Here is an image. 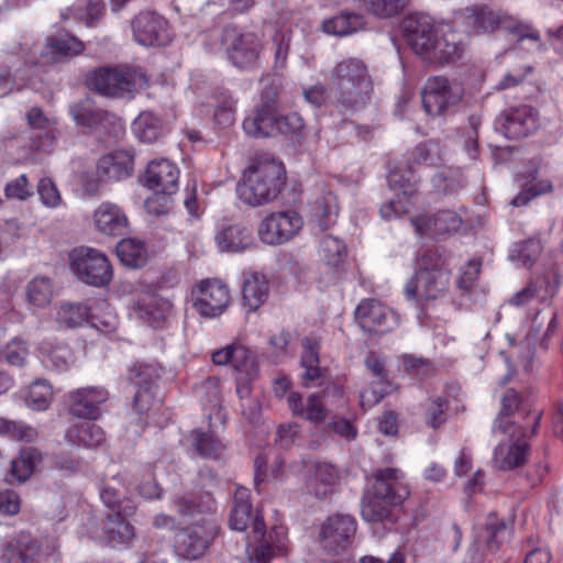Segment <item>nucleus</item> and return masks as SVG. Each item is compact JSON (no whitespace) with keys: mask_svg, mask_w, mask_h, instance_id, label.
<instances>
[{"mask_svg":"<svg viewBox=\"0 0 563 563\" xmlns=\"http://www.w3.org/2000/svg\"><path fill=\"white\" fill-rule=\"evenodd\" d=\"M200 499L199 503L187 496H176L173 499L176 510L181 516H200L187 527L178 530L174 537L176 553L188 560L201 558L219 532V526L211 514L214 508L213 499L208 494L201 496Z\"/></svg>","mask_w":563,"mask_h":563,"instance_id":"obj_1","label":"nucleus"},{"mask_svg":"<svg viewBox=\"0 0 563 563\" xmlns=\"http://www.w3.org/2000/svg\"><path fill=\"white\" fill-rule=\"evenodd\" d=\"M330 88L340 108L355 111L371 102L374 81L364 60L349 57L336 63L331 69Z\"/></svg>","mask_w":563,"mask_h":563,"instance_id":"obj_2","label":"nucleus"},{"mask_svg":"<svg viewBox=\"0 0 563 563\" xmlns=\"http://www.w3.org/2000/svg\"><path fill=\"white\" fill-rule=\"evenodd\" d=\"M401 29L410 48L429 64L444 65L454 62L462 53L457 43L438 36L434 22L427 14L407 15Z\"/></svg>","mask_w":563,"mask_h":563,"instance_id":"obj_3","label":"nucleus"},{"mask_svg":"<svg viewBox=\"0 0 563 563\" xmlns=\"http://www.w3.org/2000/svg\"><path fill=\"white\" fill-rule=\"evenodd\" d=\"M286 184L284 165L268 156L255 157L238 186L240 198L252 207L274 201Z\"/></svg>","mask_w":563,"mask_h":563,"instance_id":"obj_4","label":"nucleus"},{"mask_svg":"<svg viewBox=\"0 0 563 563\" xmlns=\"http://www.w3.org/2000/svg\"><path fill=\"white\" fill-rule=\"evenodd\" d=\"M402 473L398 468H379L374 473L373 490L362 504V517L368 522H380L390 516L393 506L400 505L409 495L401 483Z\"/></svg>","mask_w":563,"mask_h":563,"instance_id":"obj_5","label":"nucleus"},{"mask_svg":"<svg viewBox=\"0 0 563 563\" xmlns=\"http://www.w3.org/2000/svg\"><path fill=\"white\" fill-rule=\"evenodd\" d=\"M456 19L475 34L493 33L498 29L515 34L519 41L530 38L540 41V35L530 25L518 22L500 10L487 4L475 3L459 10Z\"/></svg>","mask_w":563,"mask_h":563,"instance_id":"obj_6","label":"nucleus"},{"mask_svg":"<svg viewBox=\"0 0 563 563\" xmlns=\"http://www.w3.org/2000/svg\"><path fill=\"white\" fill-rule=\"evenodd\" d=\"M87 85L101 96L123 98L147 86V78L143 73L128 67H100L87 77Z\"/></svg>","mask_w":563,"mask_h":563,"instance_id":"obj_7","label":"nucleus"},{"mask_svg":"<svg viewBox=\"0 0 563 563\" xmlns=\"http://www.w3.org/2000/svg\"><path fill=\"white\" fill-rule=\"evenodd\" d=\"M69 263L73 273L87 285L103 287L112 280V266L107 255L99 250L76 247L69 253Z\"/></svg>","mask_w":563,"mask_h":563,"instance_id":"obj_8","label":"nucleus"},{"mask_svg":"<svg viewBox=\"0 0 563 563\" xmlns=\"http://www.w3.org/2000/svg\"><path fill=\"white\" fill-rule=\"evenodd\" d=\"M517 390L507 388L500 397V409L493 421L492 433L506 437L509 441H527L534 437L540 426V413L529 416V427L515 422L511 411L518 406Z\"/></svg>","mask_w":563,"mask_h":563,"instance_id":"obj_9","label":"nucleus"},{"mask_svg":"<svg viewBox=\"0 0 563 563\" xmlns=\"http://www.w3.org/2000/svg\"><path fill=\"white\" fill-rule=\"evenodd\" d=\"M221 43L235 67L249 69L256 65L262 43L255 33L241 32L236 26L228 25L222 31Z\"/></svg>","mask_w":563,"mask_h":563,"instance_id":"obj_10","label":"nucleus"},{"mask_svg":"<svg viewBox=\"0 0 563 563\" xmlns=\"http://www.w3.org/2000/svg\"><path fill=\"white\" fill-rule=\"evenodd\" d=\"M421 95L424 111L438 117L448 114L461 102L463 90L445 77L433 76L427 79Z\"/></svg>","mask_w":563,"mask_h":563,"instance_id":"obj_11","label":"nucleus"},{"mask_svg":"<svg viewBox=\"0 0 563 563\" xmlns=\"http://www.w3.org/2000/svg\"><path fill=\"white\" fill-rule=\"evenodd\" d=\"M356 532V521L349 515H333L327 518L319 531V544L329 555L346 552Z\"/></svg>","mask_w":563,"mask_h":563,"instance_id":"obj_12","label":"nucleus"},{"mask_svg":"<svg viewBox=\"0 0 563 563\" xmlns=\"http://www.w3.org/2000/svg\"><path fill=\"white\" fill-rule=\"evenodd\" d=\"M355 320L371 335H383L399 323L398 314L376 299L362 300L355 310Z\"/></svg>","mask_w":563,"mask_h":563,"instance_id":"obj_13","label":"nucleus"},{"mask_svg":"<svg viewBox=\"0 0 563 563\" xmlns=\"http://www.w3.org/2000/svg\"><path fill=\"white\" fill-rule=\"evenodd\" d=\"M135 42L143 46H163L172 41L168 21L152 10L140 11L131 20Z\"/></svg>","mask_w":563,"mask_h":563,"instance_id":"obj_14","label":"nucleus"},{"mask_svg":"<svg viewBox=\"0 0 563 563\" xmlns=\"http://www.w3.org/2000/svg\"><path fill=\"white\" fill-rule=\"evenodd\" d=\"M511 534L507 523L499 519L495 514L487 517L485 527L479 529L467 550V559L464 563H481L484 560V552L494 553L499 545Z\"/></svg>","mask_w":563,"mask_h":563,"instance_id":"obj_15","label":"nucleus"},{"mask_svg":"<svg viewBox=\"0 0 563 563\" xmlns=\"http://www.w3.org/2000/svg\"><path fill=\"white\" fill-rule=\"evenodd\" d=\"M495 126L509 140H521L538 129V112L531 106L510 107L495 120Z\"/></svg>","mask_w":563,"mask_h":563,"instance_id":"obj_16","label":"nucleus"},{"mask_svg":"<svg viewBox=\"0 0 563 563\" xmlns=\"http://www.w3.org/2000/svg\"><path fill=\"white\" fill-rule=\"evenodd\" d=\"M302 224L301 217L295 211L275 212L263 219L258 227V235L266 244H283L292 239Z\"/></svg>","mask_w":563,"mask_h":563,"instance_id":"obj_17","label":"nucleus"},{"mask_svg":"<svg viewBox=\"0 0 563 563\" xmlns=\"http://www.w3.org/2000/svg\"><path fill=\"white\" fill-rule=\"evenodd\" d=\"M194 294L196 295L194 308L206 318L219 317L231 301L228 286L219 279L202 280Z\"/></svg>","mask_w":563,"mask_h":563,"instance_id":"obj_18","label":"nucleus"},{"mask_svg":"<svg viewBox=\"0 0 563 563\" xmlns=\"http://www.w3.org/2000/svg\"><path fill=\"white\" fill-rule=\"evenodd\" d=\"M449 285V276L441 269H419L407 283L405 292L408 299L418 301L434 300L441 297Z\"/></svg>","mask_w":563,"mask_h":563,"instance_id":"obj_19","label":"nucleus"},{"mask_svg":"<svg viewBox=\"0 0 563 563\" xmlns=\"http://www.w3.org/2000/svg\"><path fill=\"white\" fill-rule=\"evenodd\" d=\"M256 543L247 544L249 560L255 563H269L275 556L287 551V533L284 527H274L269 532L265 528L254 534Z\"/></svg>","mask_w":563,"mask_h":563,"instance_id":"obj_20","label":"nucleus"},{"mask_svg":"<svg viewBox=\"0 0 563 563\" xmlns=\"http://www.w3.org/2000/svg\"><path fill=\"white\" fill-rule=\"evenodd\" d=\"M66 398L71 415L95 420L100 415V405L109 399V393L103 387H84L69 391Z\"/></svg>","mask_w":563,"mask_h":563,"instance_id":"obj_21","label":"nucleus"},{"mask_svg":"<svg viewBox=\"0 0 563 563\" xmlns=\"http://www.w3.org/2000/svg\"><path fill=\"white\" fill-rule=\"evenodd\" d=\"M229 526L236 531L252 529L253 534L262 532L265 528L264 519L260 510L253 512L250 500V490L244 487L236 488L233 497V506L230 514Z\"/></svg>","mask_w":563,"mask_h":563,"instance_id":"obj_22","label":"nucleus"},{"mask_svg":"<svg viewBox=\"0 0 563 563\" xmlns=\"http://www.w3.org/2000/svg\"><path fill=\"white\" fill-rule=\"evenodd\" d=\"M560 286V280L554 273H547L531 279L527 286L516 292L509 303L516 307H523L533 301L544 302L552 299Z\"/></svg>","mask_w":563,"mask_h":563,"instance_id":"obj_23","label":"nucleus"},{"mask_svg":"<svg viewBox=\"0 0 563 563\" xmlns=\"http://www.w3.org/2000/svg\"><path fill=\"white\" fill-rule=\"evenodd\" d=\"M212 362L216 365H231L250 379H254L258 373L254 353L241 344L233 343L213 352Z\"/></svg>","mask_w":563,"mask_h":563,"instance_id":"obj_24","label":"nucleus"},{"mask_svg":"<svg viewBox=\"0 0 563 563\" xmlns=\"http://www.w3.org/2000/svg\"><path fill=\"white\" fill-rule=\"evenodd\" d=\"M179 170L170 161L161 158L148 163L145 185L156 194L173 195L178 189Z\"/></svg>","mask_w":563,"mask_h":563,"instance_id":"obj_25","label":"nucleus"},{"mask_svg":"<svg viewBox=\"0 0 563 563\" xmlns=\"http://www.w3.org/2000/svg\"><path fill=\"white\" fill-rule=\"evenodd\" d=\"M278 118L277 104L274 100L263 101L245 120L243 129L246 134L254 137L276 135Z\"/></svg>","mask_w":563,"mask_h":563,"instance_id":"obj_26","label":"nucleus"},{"mask_svg":"<svg viewBox=\"0 0 563 563\" xmlns=\"http://www.w3.org/2000/svg\"><path fill=\"white\" fill-rule=\"evenodd\" d=\"M96 229L107 236H121L126 233L129 220L123 209L110 201L98 206L93 212Z\"/></svg>","mask_w":563,"mask_h":563,"instance_id":"obj_27","label":"nucleus"},{"mask_svg":"<svg viewBox=\"0 0 563 563\" xmlns=\"http://www.w3.org/2000/svg\"><path fill=\"white\" fill-rule=\"evenodd\" d=\"M41 553V542L22 531L7 543L2 558L5 563H38Z\"/></svg>","mask_w":563,"mask_h":563,"instance_id":"obj_28","label":"nucleus"},{"mask_svg":"<svg viewBox=\"0 0 563 563\" xmlns=\"http://www.w3.org/2000/svg\"><path fill=\"white\" fill-rule=\"evenodd\" d=\"M134 158L128 151H114L99 158L97 175L103 181H119L133 173Z\"/></svg>","mask_w":563,"mask_h":563,"instance_id":"obj_29","label":"nucleus"},{"mask_svg":"<svg viewBox=\"0 0 563 563\" xmlns=\"http://www.w3.org/2000/svg\"><path fill=\"white\" fill-rule=\"evenodd\" d=\"M69 113L76 125L89 130L106 128L108 124H114L118 118L107 110L96 107L90 100L86 99L76 102L69 107Z\"/></svg>","mask_w":563,"mask_h":563,"instance_id":"obj_30","label":"nucleus"},{"mask_svg":"<svg viewBox=\"0 0 563 563\" xmlns=\"http://www.w3.org/2000/svg\"><path fill=\"white\" fill-rule=\"evenodd\" d=\"M84 51L85 44L79 38L68 33H58L47 40L42 56L49 63H60L80 55Z\"/></svg>","mask_w":563,"mask_h":563,"instance_id":"obj_31","label":"nucleus"},{"mask_svg":"<svg viewBox=\"0 0 563 563\" xmlns=\"http://www.w3.org/2000/svg\"><path fill=\"white\" fill-rule=\"evenodd\" d=\"M100 498L114 516L133 515L135 507L125 496V484L121 476H114L102 483Z\"/></svg>","mask_w":563,"mask_h":563,"instance_id":"obj_32","label":"nucleus"},{"mask_svg":"<svg viewBox=\"0 0 563 563\" xmlns=\"http://www.w3.org/2000/svg\"><path fill=\"white\" fill-rule=\"evenodd\" d=\"M530 446L527 441H500L494 450V465L501 471H511L527 461Z\"/></svg>","mask_w":563,"mask_h":563,"instance_id":"obj_33","label":"nucleus"},{"mask_svg":"<svg viewBox=\"0 0 563 563\" xmlns=\"http://www.w3.org/2000/svg\"><path fill=\"white\" fill-rule=\"evenodd\" d=\"M65 439L75 446L92 449L106 441V434L101 427L87 419L71 424L65 433Z\"/></svg>","mask_w":563,"mask_h":563,"instance_id":"obj_34","label":"nucleus"},{"mask_svg":"<svg viewBox=\"0 0 563 563\" xmlns=\"http://www.w3.org/2000/svg\"><path fill=\"white\" fill-rule=\"evenodd\" d=\"M339 205L336 196L322 190L311 203V216L320 231H325L336 222Z\"/></svg>","mask_w":563,"mask_h":563,"instance_id":"obj_35","label":"nucleus"},{"mask_svg":"<svg viewBox=\"0 0 563 563\" xmlns=\"http://www.w3.org/2000/svg\"><path fill=\"white\" fill-rule=\"evenodd\" d=\"M365 19L362 14L351 11H341L322 22V31L327 34L343 37L363 30Z\"/></svg>","mask_w":563,"mask_h":563,"instance_id":"obj_36","label":"nucleus"},{"mask_svg":"<svg viewBox=\"0 0 563 563\" xmlns=\"http://www.w3.org/2000/svg\"><path fill=\"white\" fill-rule=\"evenodd\" d=\"M214 239L222 252H243L253 244L251 231L241 224L222 228Z\"/></svg>","mask_w":563,"mask_h":563,"instance_id":"obj_37","label":"nucleus"},{"mask_svg":"<svg viewBox=\"0 0 563 563\" xmlns=\"http://www.w3.org/2000/svg\"><path fill=\"white\" fill-rule=\"evenodd\" d=\"M365 365L372 375L377 379L378 388H374L372 390L373 398L368 397L367 391L362 394V402L368 401L372 404H377L393 389V386L388 380V373L385 368V360L378 354L369 352L365 358Z\"/></svg>","mask_w":563,"mask_h":563,"instance_id":"obj_38","label":"nucleus"},{"mask_svg":"<svg viewBox=\"0 0 563 563\" xmlns=\"http://www.w3.org/2000/svg\"><path fill=\"white\" fill-rule=\"evenodd\" d=\"M269 285L265 275L251 273L245 276L242 288L244 306L250 311H256L268 298Z\"/></svg>","mask_w":563,"mask_h":563,"instance_id":"obj_39","label":"nucleus"},{"mask_svg":"<svg viewBox=\"0 0 563 563\" xmlns=\"http://www.w3.org/2000/svg\"><path fill=\"white\" fill-rule=\"evenodd\" d=\"M42 453L35 448H24L11 461L10 475L19 483L27 481L33 474L36 464L42 461Z\"/></svg>","mask_w":563,"mask_h":563,"instance_id":"obj_40","label":"nucleus"},{"mask_svg":"<svg viewBox=\"0 0 563 563\" xmlns=\"http://www.w3.org/2000/svg\"><path fill=\"white\" fill-rule=\"evenodd\" d=\"M133 131L140 141L153 143L164 134V123L153 112L144 111L134 120Z\"/></svg>","mask_w":563,"mask_h":563,"instance_id":"obj_41","label":"nucleus"},{"mask_svg":"<svg viewBox=\"0 0 563 563\" xmlns=\"http://www.w3.org/2000/svg\"><path fill=\"white\" fill-rule=\"evenodd\" d=\"M301 365L305 368L302 378L313 382L322 376V368L319 366V343L313 338L302 340Z\"/></svg>","mask_w":563,"mask_h":563,"instance_id":"obj_42","label":"nucleus"},{"mask_svg":"<svg viewBox=\"0 0 563 563\" xmlns=\"http://www.w3.org/2000/svg\"><path fill=\"white\" fill-rule=\"evenodd\" d=\"M117 255L121 263L129 267H141L146 262V250L142 242L123 239L117 245Z\"/></svg>","mask_w":563,"mask_h":563,"instance_id":"obj_43","label":"nucleus"},{"mask_svg":"<svg viewBox=\"0 0 563 563\" xmlns=\"http://www.w3.org/2000/svg\"><path fill=\"white\" fill-rule=\"evenodd\" d=\"M189 439L196 452L207 459H219L225 449L213 434L199 429L192 430L189 434Z\"/></svg>","mask_w":563,"mask_h":563,"instance_id":"obj_44","label":"nucleus"},{"mask_svg":"<svg viewBox=\"0 0 563 563\" xmlns=\"http://www.w3.org/2000/svg\"><path fill=\"white\" fill-rule=\"evenodd\" d=\"M129 515H108V522L106 526V533L109 543L117 547L126 543L134 537L133 527L125 520Z\"/></svg>","mask_w":563,"mask_h":563,"instance_id":"obj_45","label":"nucleus"},{"mask_svg":"<svg viewBox=\"0 0 563 563\" xmlns=\"http://www.w3.org/2000/svg\"><path fill=\"white\" fill-rule=\"evenodd\" d=\"M161 376L157 363H135L129 368L128 380L136 388H153Z\"/></svg>","mask_w":563,"mask_h":563,"instance_id":"obj_46","label":"nucleus"},{"mask_svg":"<svg viewBox=\"0 0 563 563\" xmlns=\"http://www.w3.org/2000/svg\"><path fill=\"white\" fill-rule=\"evenodd\" d=\"M542 252V244L540 240L528 239L523 242L517 243L511 250L509 255L510 260L517 264L531 268Z\"/></svg>","mask_w":563,"mask_h":563,"instance_id":"obj_47","label":"nucleus"},{"mask_svg":"<svg viewBox=\"0 0 563 563\" xmlns=\"http://www.w3.org/2000/svg\"><path fill=\"white\" fill-rule=\"evenodd\" d=\"M358 8L378 18H391L406 5L407 0H353Z\"/></svg>","mask_w":563,"mask_h":563,"instance_id":"obj_48","label":"nucleus"},{"mask_svg":"<svg viewBox=\"0 0 563 563\" xmlns=\"http://www.w3.org/2000/svg\"><path fill=\"white\" fill-rule=\"evenodd\" d=\"M89 319V307L85 303H63L56 316L57 322L65 328H76Z\"/></svg>","mask_w":563,"mask_h":563,"instance_id":"obj_49","label":"nucleus"},{"mask_svg":"<svg viewBox=\"0 0 563 563\" xmlns=\"http://www.w3.org/2000/svg\"><path fill=\"white\" fill-rule=\"evenodd\" d=\"M53 399L52 386L46 379H36L29 388L26 405L37 411L46 410Z\"/></svg>","mask_w":563,"mask_h":563,"instance_id":"obj_50","label":"nucleus"},{"mask_svg":"<svg viewBox=\"0 0 563 563\" xmlns=\"http://www.w3.org/2000/svg\"><path fill=\"white\" fill-rule=\"evenodd\" d=\"M26 297L30 303L36 307L47 306L53 298V286L49 278L35 277L26 287Z\"/></svg>","mask_w":563,"mask_h":563,"instance_id":"obj_51","label":"nucleus"},{"mask_svg":"<svg viewBox=\"0 0 563 563\" xmlns=\"http://www.w3.org/2000/svg\"><path fill=\"white\" fill-rule=\"evenodd\" d=\"M389 187L398 191V197L411 198L417 194V180L415 179L413 173L410 168L393 169L388 175Z\"/></svg>","mask_w":563,"mask_h":563,"instance_id":"obj_52","label":"nucleus"},{"mask_svg":"<svg viewBox=\"0 0 563 563\" xmlns=\"http://www.w3.org/2000/svg\"><path fill=\"white\" fill-rule=\"evenodd\" d=\"M320 255L328 265L336 267L343 263L346 247L340 239L324 235L320 241Z\"/></svg>","mask_w":563,"mask_h":563,"instance_id":"obj_53","label":"nucleus"},{"mask_svg":"<svg viewBox=\"0 0 563 563\" xmlns=\"http://www.w3.org/2000/svg\"><path fill=\"white\" fill-rule=\"evenodd\" d=\"M0 434H7L13 440L33 442L37 439V430L22 421H11L0 418Z\"/></svg>","mask_w":563,"mask_h":563,"instance_id":"obj_54","label":"nucleus"},{"mask_svg":"<svg viewBox=\"0 0 563 563\" xmlns=\"http://www.w3.org/2000/svg\"><path fill=\"white\" fill-rule=\"evenodd\" d=\"M441 161V150L437 142L420 143L412 151V163L417 165L437 166Z\"/></svg>","mask_w":563,"mask_h":563,"instance_id":"obj_55","label":"nucleus"},{"mask_svg":"<svg viewBox=\"0 0 563 563\" xmlns=\"http://www.w3.org/2000/svg\"><path fill=\"white\" fill-rule=\"evenodd\" d=\"M305 129V121L297 112L278 114L276 124V135L283 134L291 137H301Z\"/></svg>","mask_w":563,"mask_h":563,"instance_id":"obj_56","label":"nucleus"},{"mask_svg":"<svg viewBox=\"0 0 563 563\" xmlns=\"http://www.w3.org/2000/svg\"><path fill=\"white\" fill-rule=\"evenodd\" d=\"M29 356V347L22 340H12L1 352V357L11 366L21 367Z\"/></svg>","mask_w":563,"mask_h":563,"instance_id":"obj_57","label":"nucleus"},{"mask_svg":"<svg viewBox=\"0 0 563 563\" xmlns=\"http://www.w3.org/2000/svg\"><path fill=\"white\" fill-rule=\"evenodd\" d=\"M401 364L404 369L411 375L429 376L434 372L433 364L430 360L413 354L402 355Z\"/></svg>","mask_w":563,"mask_h":563,"instance_id":"obj_58","label":"nucleus"},{"mask_svg":"<svg viewBox=\"0 0 563 563\" xmlns=\"http://www.w3.org/2000/svg\"><path fill=\"white\" fill-rule=\"evenodd\" d=\"M517 398L519 404L517 408L511 411V417L515 422L529 427V416L531 413H540V419L542 418V410L537 409L526 394L517 390Z\"/></svg>","mask_w":563,"mask_h":563,"instance_id":"obj_59","label":"nucleus"},{"mask_svg":"<svg viewBox=\"0 0 563 563\" xmlns=\"http://www.w3.org/2000/svg\"><path fill=\"white\" fill-rule=\"evenodd\" d=\"M461 218L451 210H443L434 214L435 235H444L459 229Z\"/></svg>","mask_w":563,"mask_h":563,"instance_id":"obj_60","label":"nucleus"},{"mask_svg":"<svg viewBox=\"0 0 563 563\" xmlns=\"http://www.w3.org/2000/svg\"><path fill=\"white\" fill-rule=\"evenodd\" d=\"M8 199L25 200L33 195L32 187L29 184L26 175L10 180L4 188Z\"/></svg>","mask_w":563,"mask_h":563,"instance_id":"obj_61","label":"nucleus"},{"mask_svg":"<svg viewBox=\"0 0 563 563\" xmlns=\"http://www.w3.org/2000/svg\"><path fill=\"white\" fill-rule=\"evenodd\" d=\"M235 101L232 97L222 95L214 111V120L220 125H231L234 122Z\"/></svg>","mask_w":563,"mask_h":563,"instance_id":"obj_62","label":"nucleus"},{"mask_svg":"<svg viewBox=\"0 0 563 563\" xmlns=\"http://www.w3.org/2000/svg\"><path fill=\"white\" fill-rule=\"evenodd\" d=\"M448 402L441 397H437L430 400L427 409V423L437 429L445 422V410Z\"/></svg>","mask_w":563,"mask_h":563,"instance_id":"obj_63","label":"nucleus"},{"mask_svg":"<svg viewBox=\"0 0 563 563\" xmlns=\"http://www.w3.org/2000/svg\"><path fill=\"white\" fill-rule=\"evenodd\" d=\"M327 417V410L319 395H310L306 401L305 411L301 418L314 423L322 422Z\"/></svg>","mask_w":563,"mask_h":563,"instance_id":"obj_64","label":"nucleus"}]
</instances>
